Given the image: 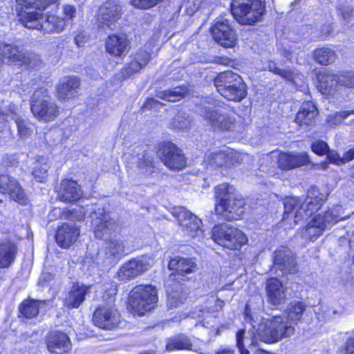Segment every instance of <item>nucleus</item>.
<instances>
[{
	"mask_svg": "<svg viewBox=\"0 0 354 354\" xmlns=\"http://www.w3.org/2000/svg\"><path fill=\"white\" fill-rule=\"evenodd\" d=\"M124 158L128 163H136L138 172L145 177H149L157 171L153 154L141 147H136L132 153H125Z\"/></svg>",
	"mask_w": 354,
	"mask_h": 354,
	"instance_id": "2eb2a0df",
	"label": "nucleus"
},
{
	"mask_svg": "<svg viewBox=\"0 0 354 354\" xmlns=\"http://www.w3.org/2000/svg\"><path fill=\"white\" fill-rule=\"evenodd\" d=\"M120 321V313L110 305L100 306L95 310L93 316L94 324L106 330H112L118 327Z\"/></svg>",
	"mask_w": 354,
	"mask_h": 354,
	"instance_id": "aec40b11",
	"label": "nucleus"
},
{
	"mask_svg": "<svg viewBox=\"0 0 354 354\" xmlns=\"http://www.w3.org/2000/svg\"><path fill=\"white\" fill-rule=\"evenodd\" d=\"M314 57L316 62L325 66L333 63L336 59L335 52L328 48L316 49L314 51Z\"/></svg>",
	"mask_w": 354,
	"mask_h": 354,
	"instance_id": "a18cd8bd",
	"label": "nucleus"
},
{
	"mask_svg": "<svg viewBox=\"0 0 354 354\" xmlns=\"http://www.w3.org/2000/svg\"><path fill=\"white\" fill-rule=\"evenodd\" d=\"M82 196V190L76 181L64 180L62 181L57 198L64 203L78 201Z\"/></svg>",
	"mask_w": 354,
	"mask_h": 354,
	"instance_id": "cd10ccee",
	"label": "nucleus"
},
{
	"mask_svg": "<svg viewBox=\"0 0 354 354\" xmlns=\"http://www.w3.org/2000/svg\"><path fill=\"white\" fill-rule=\"evenodd\" d=\"M317 113V109L312 102H304L297 113L295 121L301 127L310 126L315 122Z\"/></svg>",
	"mask_w": 354,
	"mask_h": 354,
	"instance_id": "473e14b6",
	"label": "nucleus"
},
{
	"mask_svg": "<svg viewBox=\"0 0 354 354\" xmlns=\"http://www.w3.org/2000/svg\"><path fill=\"white\" fill-rule=\"evenodd\" d=\"M209 164L215 165L216 166H223L227 164V159L229 156L220 151L216 153H212L208 157Z\"/></svg>",
	"mask_w": 354,
	"mask_h": 354,
	"instance_id": "3c124183",
	"label": "nucleus"
},
{
	"mask_svg": "<svg viewBox=\"0 0 354 354\" xmlns=\"http://www.w3.org/2000/svg\"><path fill=\"white\" fill-rule=\"evenodd\" d=\"M168 268L174 270L165 281L167 293V305L170 308H176L183 304L186 299V292L183 291V283L179 279L185 274L192 273L196 268V263L191 259L177 257L169 261Z\"/></svg>",
	"mask_w": 354,
	"mask_h": 354,
	"instance_id": "f03ea898",
	"label": "nucleus"
},
{
	"mask_svg": "<svg viewBox=\"0 0 354 354\" xmlns=\"http://www.w3.org/2000/svg\"><path fill=\"white\" fill-rule=\"evenodd\" d=\"M295 326L289 323L285 316L277 315L268 319L259 337L265 343H276L295 333Z\"/></svg>",
	"mask_w": 354,
	"mask_h": 354,
	"instance_id": "9d476101",
	"label": "nucleus"
},
{
	"mask_svg": "<svg viewBox=\"0 0 354 354\" xmlns=\"http://www.w3.org/2000/svg\"><path fill=\"white\" fill-rule=\"evenodd\" d=\"M80 236V230L75 224L64 223L57 228L56 242L62 248H68L73 245Z\"/></svg>",
	"mask_w": 354,
	"mask_h": 354,
	"instance_id": "393cba45",
	"label": "nucleus"
},
{
	"mask_svg": "<svg viewBox=\"0 0 354 354\" xmlns=\"http://www.w3.org/2000/svg\"><path fill=\"white\" fill-rule=\"evenodd\" d=\"M19 162L15 155H6L1 161L3 167L9 168L17 166Z\"/></svg>",
	"mask_w": 354,
	"mask_h": 354,
	"instance_id": "680f3d73",
	"label": "nucleus"
},
{
	"mask_svg": "<svg viewBox=\"0 0 354 354\" xmlns=\"http://www.w3.org/2000/svg\"><path fill=\"white\" fill-rule=\"evenodd\" d=\"M215 196L218 203L215 212L227 221L238 220L244 212L245 201L236 194L235 188L227 183L216 187Z\"/></svg>",
	"mask_w": 354,
	"mask_h": 354,
	"instance_id": "20e7f679",
	"label": "nucleus"
},
{
	"mask_svg": "<svg viewBox=\"0 0 354 354\" xmlns=\"http://www.w3.org/2000/svg\"><path fill=\"white\" fill-rule=\"evenodd\" d=\"M158 154L164 165L171 170H181L186 166L187 159L183 151L171 142H160Z\"/></svg>",
	"mask_w": 354,
	"mask_h": 354,
	"instance_id": "ddd939ff",
	"label": "nucleus"
},
{
	"mask_svg": "<svg viewBox=\"0 0 354 354\" xmlns=\"http://www.w3.org/2000/svg\"><path fill=\"white\" fill-rule=\"evenodd\" d=\"M89 287L75 283L66 294L64 304L68 309L77 308L85 300Z\"/></svg>",
	"mask_w": 354,
	"mask_h": 354,
	"instance_id": "c85d7f7f",
	"label": "nucleus"
},
{
	"mask_svg": "<svg viewBox=\"0 0 354 354\" xmlns=\"http://www.w3.org/2000/svg\"><path fill=\"white\" fill-rule=\"evenodd\" d=\"M63 13L68 20H73L76 15V9L72 5H64L62 7Z\"/></svg>",
	"mask_w": 354,
	"mask_h": 354,
	"instance_id": "e2e57ef3",
	"label": "nucleus"
},
{
	"mask_svg": "<svg viewBox=\"0 0 354 354\" xmlns=\"http://www.w3.org/2000/svg\"><path fill=\"white\" fill-rule=\"evenodd\" d=\"M196 112L214 131H226L234 127V118L231 114L216 109L215 102L212 99L204 100L197 106Z\"/></svg>",
	"mask_w": 354,
	"mask_h": 354,
	"instance_id": "0eeeda50",
	"label": "nucleus"
},
{
	"mask_svg": "<svg viewBox=\"0 0 354 354\" xmlns=\"http://www.w3.org/2000/svg\"><path fill=\"white\" fill-rule=\"evenodd\" d=\"M217 91L225 99L240 102L247 95V86L242 77L231 71L219 73L214 80Z\"/></svg>",
	"mask_w": 354,
	"mask_h": 354,
	"instance_id": "423d86ee",
	"label": "nucleus"
},
{
	"mask_svg": "<svg viewBox=\"0 0 354 354\" xmlns=\"http://www.w3.org/2000/svg\"><path fill=\"white\" fill-rule=\"evenodd\" d=\"M48 169L49 166L47 160L44 157H39L34 162L32 174L37 181L44 182L47 177Z\"/></svg>",
	"mask_w": 354,
	"mask_h": 354,
	"instance_id": "49530a36",
	"label": "nucleus"
},
{
	"mask_svg": "<svg viewBox=\"0 0 354 354\" xmlns=\"http://www.w3.org/2000/svg\"><path fill=\"white\" fill-rule=\"evenodd\" d=\"M244 334H245L244 330H239L236 333V346L239 350L240 354H250V352L248 351V350L244 348V345L243 343Z\"/></svg>",
	"mask_w": 354,
	"mask_h": 354,
	"instance_id": "4d7b16f0",
	"label": "nucleus"
},
{
	"mask_svg": "<svg viewBox=\"0 0 354 354\" xmlns=\"http://www.w3.org/2000/svg\"><path fill=\"white\" fill-rule=\"evenodd\" d=\"M30 111L40 121H53L59 114V108L46 88L35 90L30 100Z\"/></svg>",
	"mask_w": 354,
	"mask_h": 354,
	"instance_id": "1a4fd4ad",
	"label": "nucleus"
},
{
	"mask_svg": "<svg viewBox=\"0 0 354 354\" xmlns=\"http://www.w3.org/2000/svg\"><path fill=\"white\" fill-rule=\"evenodd\" d=\"M95 214L97 216L93 221L95 236L99 239L108 240L104 254L109 263H116L130 252L120 236L112 235L119 231L120 227L104 209H99Z\"/></svg>",
	"mask_w": 354,
	"mask_h": 354,
	"instance_id": "f257e3e1",
	"label": "nucleus"
},
{
	"mask_svg": "<svg viewBox=\"0 0 354 354\" xmlns=\"http://www.w3.org/2000/svg\"><path fill=\"white\" fill-rule=\"evenodd\" d=\"M23 52L17 46L0 42V66L3 62L18 65Z\"/></svg>",
	"mask_w": 354,
	"mask_h": 354,
	"instance_id": "2f4dec72",
	"label": "nucleus"
},
{
	"mask_svg": "<svg viewBox=\"0 0 354 354\" xmlns=\"http://www.w3.org/2000/svg\"><path fill=\"white\" fill-rule=\"evenodd\" d=\"M43 62L40 56L35 53L23 52L18 65L24 66L28 69H35L40 68Z\"/></svg>",
	"mask_w": 354,
	"mask_h": 354,
	"instance_id": "c03bdc74",
	"label": "nucleus"
},
{
	"mask_svg": "<svg viewBox=\"0 0 354 354\" xmlns=\"http://www.w3.org/2000/svg\"><path fill=\"white\" fill-rule=\"evenodd\" d=\"M264 0H232L231 10L242 25H253L261 21L265 12Z\"/></svg>",
	"mask_w": 354,
	"mask_h": 354,
	"instance_id": "6e6552de",
	"label": "nucleus"
},
{
	"mask_svg": "<svg viewBox=\"0 0 354 354\" xmlns=\"http://www.w3.org/2000/svg\"><path fill=\"white\" fill-rule=\"evenodd\" d=\"M166 349L169 351L189 350L199 353V348L191 339L184 334L173 336L167 339Z\"/></svg>",
	"mask_w": 354,
	"mask_h": 354,
	"instance_id": "72a5a7b5",
	"label": "nucleus"
},
{
	"mask_svg": "<svg viewBox=\"0 0 354 354\" xmlns=\"http://www.w3.org/2000/svg\"><path fill=\"white\" fill-rule=\"evenodd\" d=\"M326 229V228L324 227V224L317 220L315 216L308 223L307 226L302 232V236L305 239L309 240H313L314 239H315L321 236Z\"/></svg>",
	"mask_w": 354,
	"mask_h": 354,
	"instance_id": "79ce46f5",
	"label": "nucleus"
},
{
	"mask_svg": "<svg viewBox=\"0 0 354 354\" xmlns=\"http://www.w3.org/2000/svg\"><path fill=\"white\" fill-rule=\"evenodd\" d=\"M204 0H187L184 6L186 8L187 12L189 15L194 13L201 7Z\"/></svg>",
	"mask_w": 354,
	"mask_h": 354,
	"instance_id": "6e6d98bb",
	"label": "nucleus"
},
{
	"mask_svg": "<svg viewBox=\"0 0 354 354\" xmlns=\"http://www.w3.org/2000/svg\"><path fill=\"white\" fill-rule=\"evenodd\" d=\"M66 26V23L64 19L56 15H49L42 21L40 30L48 34L59 33L65 29Z\"/></svg>",
	"mask_w": 354,
	"mask_h": 354,
	"instance_id": "58836bf2",
	"label": "nucleus"
},
{
	"mask_svg": "<svg viewBox=\"0 0 354 354\" xmlns=\"http://www.w3.org/2000/svg\"><path fill=\"white\" fill-rule=\"evenodd\" d=\"M8 103L9 102L4 104L3 105V106L1 107V109H0V130L1 129V128L3 126L4 121L8 122L10 120V114H8V115H6V114H4L3 113V112H4V109H6L7 107H8Z\"/></svg>",
	"mask_w": 354,
	"mask_h": 354,
	"instance_id": "338daca9",
	"label": "nucleus"
},
{
	"mask_svg": "<svg viewBox=\"0 0 354 354\" xmlns=\"http://www.w3.org/2000/svg\"><path fill=\"white\" fill-rule=\"evenodd\" d=\"M341 211V206L334 205L324 214H319L316 215L315 217L324 224L326 228H327L328 226L333 225L344 219V217L342 216Z\"/></svg>",
	"mask_w": 354,
	"mask_h": 354,
	"instance_id": "ea45409f",
	"label": "nucleus"
},
{
	"mask_svg": "<svg viewBox=\"0 0 354 354\" xmlns=\"http://www.w3.org/2000/svg\"><path fill=\"white\" fill-rule=\"evenodd\" d=\"M46 344L50 354H68L71 349V343L68 335L58 330L48 334Z\"/></svg>",
	"mask_w": 354,
	"mask_h": 354,
	"instance_id": "5701e85b",
	"label": "nucleus"
},
{
	"mask_svg": "<svg viewBox=\"0 0 354 354\" xmlns=\"http://www.w3.org/2000/svg\"><path fill=\"white\" fill-rule=\"evenodd\" d=\"M305 310V306L301 301L291 302L287 308L286 313L282 316H285L286 319L291 324H296L301 318Z\"/></svg>",
	"mask_w": 354,
	"mask_h": 354,
	"instance_id": "37998d69",
	"label": "nucleus"
},
{
	"mask_svg": "<svg viewBox=\"0 0 354 354\" xmlns=\"http://www.w3.org/2000/svg\"><path fill=\"white\" fill-rule=\"evenodd\" d=\"M327 158L333 163L340 165L345 164L344 160V155L340 156L339 154L335 151H327Z\"/></svg>",
	"mask_w": 354,
	"mask_h": 354,
	"instance_id": "bf43d9fd",
	"label": "nucleus"
},
{
	"mask_svg": "<svg viewBox=\"0 0 354 354\" xmlns=\"http://www.w3.org/2000/svg\"><path fill=\"white\" fill-rule=\"evenodd\" d=\"M48 302L46 300H24L19 307V313L27 319L35 317L39 314L41 306L46 305Z\"/></svg>",
	"mask_w": 354,
	"mask_h": 354,
	"instance_id": "4c0bfd02",
	"label": "nucleus"
},
{
	"mask_svg": "<svg viewBox=\"0 0 354 354\" xmlns=\"http://www.w3.org/2000/svg\"><path fill=\"white\" fill-rule=\"evenodd\" d=\"M339 85L354 87V73L346 72L338 76Z\"/></svg>",
	"mask_w": 354,
	"mask_h": 354,
	"instance_id": "864d4df0",
	"label": "nucleus"
},
{
	"mask_svg": "<svg viewBox=\"0 0 354 354\" xmlns=\"http://www.w3.org/2000/svg\"><path fill=\"white\" fill-rule=\"evenodd\" d=\"M130 50V42L125 35L113 34L106 41V50L112 56L123 57Z\"/></svg>",
	"mask_w": 354,
	"mask_h": 354,
	"instance_id": "a878e982",
	"label": "nucleus"
},
{
	"mask_svg": "<svg viewBox=\"0 0 354 354\" xmlns=\"http://www.w3.org/2000/svg\"><path fill=\"white\" fill-rule=\"evenodd\" d=\"M215 243L230 250H239L245 245L248 239L237 227L230 224L215 225L212 230Z\"/></svg>",
	"mask_w": 354,
	"mask_h": 354,
	"instance_id": "f8f14e48",
	"label": "nucleus"
},
{
	"mask_svg": "<svg viewBox=\"0 0 354 354\" xmlns=\"http://www.w3.org/2000/svg\"><path fill=\"white\" fill-rule=\"evenodd\" d=\"M122 8L114 1L104 2L99 8L97 15L98 26L102 28L107 26L110 28L121 16Z\"/></svg>",
	"mask_w": 354,
	"mask_h": 354,
	"instance_id": "4be33fe9",
	"label": "nucleus"
},
{
	"mask_svg": "<svg viewBox=\"0 0 354 354\" xmlns=\"http://www.w3.org/2000/svg\"><path fill=\"white\" fill-rule=\"evenodd\" d=\"M130 62L124 67L122 73L124 77H128L139 72L151 59V53L145 50L139 49L130 57Z\"/></svg>",
	"mask_w": 354,
	"mask_h": 354,
	"instance_id": "bb28decb",
	"label": "nucleus"
},
{
	"mask_svg": "<svg viewBox=\"0 0 354 354\" xmlns=\"http://www.w3.org/2000/svg\"><path fill=\"white\" fill-rule=\"evenodd\" d=\"M211 33L214 40L224 47H233L236 44L235 32L228 20L224 18H217L215 20Z\"/></svg>",
	"mask_w": 354,
	"mask_h": 354,
	"instance_id": "6ab92c4d",
	"label": "nucleus"
},
{
	"mask_svg": "<svg viewBox=\"0 0 354 354\" xmlns=\"http://www.w3.org/2000/svg\"><path fill=\"white\" fill-rule=\"evenodd\" d=\"M344 343L338 348V354H353L354 353V331L344 334L343 337Z\"/></svg>",
	"mask_w": 354,
	"mask_h": 354,
	"instance_id": "09e8293b",
	"label": "nucleus"
},
{
	"mask_svg": "<svg viewBox=\"0 0 354 354\" xmlns=\"http://www.w3.org/2000/svg\"><path fill=\"white\" fill-rule=\"evenodd\" d=\"M192 120L188 114L185 112L177 113L171 122L173 129L183 130L190 127Z\"/></svg>",
	"mask_w": 354,
	"mask_h": 354,
	"instance_id": "de8ad7c7",
	"label": "nucleus"
},
{
	"mask_svg": "<svg viewBox=\"0 0 354 354\" xmlns=\"http://www.w3.org/2000/svg\"><path fill=\"white\" fill-rule=\"evenodd\" d=\"M172 214L176 218L178 224L188 236L195 238L203 236V231L201 226L202 221L183 207H176L173 209Z\"/></svg>",
	"mask_w": 354,
	"mask_h": 354,
	"instance_id": "dca6fc26",
	"label": "nucleus"
},
{
	"mask_svg": "<svg viewBox=\"0 0 354 354\" xmlns=\"http://www.w3.org/2000/svg\"><path fill=\"white\" fill-rule=\"evenodd\" d=\"M338 13L345 21H347L351 17L353 9L347 4H340L338 8Z\"/></svg>",
	"mask_w": 354,
	"mask_h": 354,
	"instance_id": "13d9d810",
	"label": "nucleus"
},
{
	"mask_svg": "<svg viewBox=\"0 0 354 354\" xmlns=\"http://www.w3.org/2000/svg\"><path fill=\"white\" fill-rule=\"evenodd\" d=\"M80 85V80L75 77L65 78L57 86V97L62 100L74 97Z\"/></svg>",
	"mask_w": 354,
	"mask_h": 354,
	"instance_id": "f704fd0d",
	"label": "nucleus"
},
{
	"mask_svg": "<svg viewBox=\"0 0 354 354\" xmlns=\"http://www.w3.org/2000/svg\"><path fill=\"white\" fill-rule=\"evenodd\" d=\"M268 70L285 80H294L295 75L292 71L290 68L281 69L277 66V64L274 62L270 61L268 64Z\"/></svg>",
	"mask_w": 354,
	"mask_h": 354,
	"instance_id": "8fccbe9b",
	"label": "nucleus"
},
{
	"mask_svg": "<svg viewBox=\"0 0 354 354\" xmlns=\"http://www.w3.org/2000/svg\"><path fill=\"white\" fill-rule=\"evenodd\" d=\"M162 0H130V3L135 8L146 10L151 8Z\"/></svg>",
	"mask_w": 354,
	"mask_h": 354,
	"instance_id": "603ef678",
	"label": "nucleus"
},
{
	"mask_svg": "<svg viewBox=\"0 0 354 354\" xmlns=\"http://www.w3.org/2000/svg\"><path fill=\"white\" fill-rule=\"evenodd\" d=\"M265 160L267 162L273 161L278 164V168L283 171H288L307 165L309 158L305 153H285L272 151Z\"/></svg>",
	"mask_w": 354,
	"mask_h": 354,
	"instance_id": "4468645a",
	"label": "nucleus"
},
{
	"mask_svg": "<svg viewBox=\"0 0 354 354\" xmlns=\"http://www.w3.org/2000/svg\"><path fill=\"white\" fill-rule=\"evenodd\" d=\"M0 192L9 194L10 197L20 204L27 203V197L16 178L8 174H0Z\"/></svg>",
	"mask_w": 354,
	"mask_h": 354,
	"instance_id": "412c9836",
	"label": "nucleus"
},
{
	"mask_svg": "<svg viewBox=\"0 0 354 354\" xmlns=\"http://www.w3.org/2000/svg\"><path fill=\"white\" fill-rule=\"evenodd\" d=\"M4 114H10V120H12L17 127V134L20 138L24 139L30 136L33 133V124L21 114L19 109L12 103H8V107L4 109Z\"/></svg>",
	"mask_w": 354,
	"mask_h": 354,
	"instance_id": "b1692460",
	"label": "nucleus"
},
{
	"mask_svg": "<svg viewBox=\"0 0 354 354\" xmlns=\"http://www.w3.org/2000/svg\"><path fill=\"white\" fill-rule=\"evenodd\" d=\"M153 263V259L147 257L133 259L125 263L119 269L118 277L121 281L133 279L148 270Z\"/></svg>",
	"mask_w": 354,
	"mask_h": 354,
	"instance_id": "a211bd4d",
	"label": "nucleus"
},
{
	"mask_svg": "<svg viewBox=\"0 0 354 354\" xmlns=\"http://www.w3.org/2000/svg\"><path fill=\"white\" fill-rule=\"evenodd\" d=\"M274 268L281 272V274H295L297 272L296 255L286 246H280L272 254Z\"/></svg>",
	"mask_w": 354,
	"mask_h": 354,
	"instance_id": "f3484780",
	"label": "nucleus"
},
{
	"mask_svg": "<svg viewBox=\"0 0 354 354\" xmlns=\"http://www.w3.org/2000/svg\"><path fill=\"white\" fill-rule=\"evenodd\" d=\"M311 149L313 152L318 155H324L328 151V146L327 143L323 140H317L311 145Z\"/></svg>",
	"mask_w": 354,
	"mask_h": 354,
	"instance_id": "5fc2aeb1",
	"label": "nucleus"
},
{
	"mask_svg": "<svg viewBox=\"0 0 354 354\" xmlns=\"http://www.w3.org/2000/svg\"><path fill=\"white\" fill-rule=\"evenodd\" d=\"M325 198L319 190L312 187L308 190L307 197L303 199L297 197H289L284 201V214L283 220L293 218L294 223L307 218L318 210L323 205Z\"/></svg>",
	"mask_w": 354,
	"mask_h": 354,
	"instance_id": "7ed1b4c3",
	"label": "nucleus"
},
{
	"mask_svg": "<svg viewBox=\"0 0 354 354\" xmlns=\"http://www.w3.org/2000/svg\"><path fill=\"white\" fill-rule=\"evenodd\" d=\"M188 93L186 86H177L171 89L158 91L157 96L168 102H177L185 97Z\"/></svg>",
	"mask_w": 354,
	"mask_h": 354,
	"instance_id": "a19ab883",
	"label": "nucleus"
},
{
	"mask_svg": "<svg viewBox=\"0 0 354 354\" xmlns=\"http://www.w3.org/2000/svg\"><path fill=\"white\" fill-rule=\"evenodd\" d=\"M316 76L318 81L317 87L324 95L331 94L339 85V75H336L330 71H319L316 73Z\"/></svg>",
	"mask_w": 354,
	"mask_h": 354,
	"instance_id": "7c9ffc66",
	"label": "nucleus"
},
{
	"mask_svg": "<svg viewBox=\"0 0 354 354\" xmlns=\"http://www.w3.org/2000/svg\"><path fill=\"white\" fill-rule=\"evenodd\" d=\"M294 73L295 78L294 80H287L288 81L291 82L293 84H295L296 86L302 87L304 84V75L299 74L297 71H292Z\"/></svg>",
	"mask_w": 354,
	"mask_h": 354,
	"instance_id": "69168bd1",
	"label": "nucleus"
},
{
	"mask_svg": "<svg viewBox=\"0 0 354 354\" xmlns=\"http://www.w3.org/2000/svg\"><path fill=\"white\" fill-rule=\"evenodd\" d=\"M213 62L218 64H222L224 66H230L233 64V61L225 57H216L214 58Z\"/></svg>",
	"mask_w": 354,
	"mask_h": 354,
	"instance_id": "774afa93",
	"label": "nucleus"
},
{
	"mask_svg": "<svg viewBox=\"0 0 354 354\" xmlns=\"http://www.w3.org/2000/svg\"><path fill=\"white\" fill-rule=\"evenodd\" d=\"M158 301L157 290L151 285L138 286L131 292L129 305L132 310L142 316L153 309Z\"/></svg>",
	"mask_w": 354,
	"mask_h": 354,
	"instance_id": "9b49d317",
	"label": "nucleus"
},
{
	"mask_svg": "<svg viewBox=\"0 0 354 354\" xmlns=\"http://www.w3.org/2000/svg\"><path fill=\"white\" fill-rule=\"evenodd\" d=\"M17 246L12 242H6L0 245V268L10 267L16 258Z\"/></svg>",
	"mask_w": 354,
	"mask_h": 354,
	"instance_id": "e433bc0d",
	"label": "nucleus"
},
{
	"mask_svg": "<svg viewBox=\"0 0 354 354\" xmlns=\"http://www.w3.org/2000/svg\"><path fill=\"white\" fill-rule=\"evenodd\" d=\"M245 319L246 322H250L252 324L253 328L255 327V326L253 324L258 322V317L254 316L252 313L249 304H246V306H245Z\"/></svg>",
	"mask_w": 354,
	"mask_h": 354,
	"instance_id": "0e129e2a",
	"label": "nucleus"
},
{
	"mask_svg": "<svg viewBox=\"0 0 354 354\" xmlns=\"http://www.w3.org/2000/svg\"><path fill=\"white\" fill-rule=\"evenodd\" d=\"M266 290L268 302L271 305L278 306L285 301V288L277 278H271L267 281Z\"/></svg>",
	"mask_w": 354,
	"mask_h": 354,
	"instance_id": "c756f323",
	"label": "nucleus"
},
{
	"mask_svg": "<svg viewBox=\"0 0 354 354\" xmlns=\"http://www.w3.org/2000/svg\"><path fill=\"white\" fill-rule=\"evenodd\" d=\"M54 277L48 272L42 273L38 279V286L43 288L47 287L50 283L53 280Z\"/></svg>",
	"mask_w": 354,
	"mask_h": 354,
	"instance_id": "052dcab7",
	"label": "nucleus"
},
{
	"mask_svg": "<svg viewBox=\"0 0 354 354\" xmlns=\"http://www.w3.org/2000/svg\"><path fill=\"white\" fill-rule=\"evenodd\" d=\"M86 206V207L76 205L75 208L68 212L62 211L60 208H55L53 210V213L55 214H59V216L61 215V214H62V216L65 218L75 221H82L84 219L87 212L88 211H91V214H93L91 217L95 216V218H93V221L97 217L95 212L97 211L100 208H98L97 209H94L93 208H89L87 205Z\"/></svg>",
	"mask_w": 354,
	"mask_h": 354,
	"instance_id": "c9c22d12",
	"label": "nucleus"
},
{
	"mask_svg": "<svg viewBox=\"0 0 354 354\" xmlns=\"http://www.w3.org/2000/svg\"><path fill=\"white\" fill-rule=\"evenodd\" d=\"M58 0H15V11L19 22L28 29L40 30L42 11Z\"/></svg>",
	"mask_w": 354,
	"mask_h": 354,
	"instance_id": "39448f33",
	"label": "nucleus"
}]
</instances>
